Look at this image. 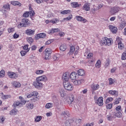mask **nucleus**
<instances>
[{
    "instance_id": "obj_61",
    "label": "nucleus",
    "mask_w": 126,
    "mask_h": 126,
    "mask_svg": "<svg viewBox=\"0 0 126 126\" xmlns=\"http://www.w3.org/2000/svg\"><path fill=\"white\" fill-rule=\"evenodd\" d=\"M38 92H33L32 93V96L35 97L36 96H38Z\"/></svg>"
},
{
    "instance_id": "obj_18",
    "label": "nucleus",
    "mask_w": 126,
    "mask_h": 126,
    "mask_svg": "<svg viewBox=\"0 0 126 126\" xmlns=\"http://www.w3.org/2000/svg\"><path fill=\"white\" fill-rule=\"evenodd\" d=\"M69 77H70V78H71V79L72 80H75V79H76V78H77V73H76V72H72L70 74Z\"/></svg>"
},
{
    "instance_id": "obj_2",
    "label": "nucleus",
    "mask_w": 126,
    "mask_h": 126,
    "mask_svg": "<svg viewBox=\"0 0 126 126\" xmlns=\"http://www.w3.org/2000/svg\"><path fill=\"white\" fill-rule=\"evenodd\" d=\"M63 85L64 88L68 91H72V90H73V86L71 83L69 82V81H64L63 82Z\"/></svg>"
},
{
    "instance_id": "obj_62",
    "label": "nucleus",
    "mask_w": 126,
    "mask_h": 126,
    "mask_svg": "<svg viewBox=\"0 0 126 126\" xmlns=\"http://www.w3.org/2000/svg\"><path fill=\"white\" fill-rule=\"evenodd\" d=\"M20 102L21 103V105H25V104H26V100H24V98H23V99L21 100V102Z\"/></svg>"
},
{
    "instance_id": "obj_42",
    "label": "nucleus",
    "mask_w": 126,
    "mask_h": 126,
    "mask_svg": "<svg viewBox=\"0 0 126 126\" xmlns=\"http://www.w3.org/2000/svg\"><path fill=\"white\" fill-rule=\"evenodd\" d=\"M70 10H65L61 12V14H69Z\"/></svg>"
},
{
    "instance_id": "obj_13",
    "label": "nucleus",
    "mask_w": 126,
    "mask_h": 126,
    "mask_svg": "<svg viewBox=\"0 0 126 126\" xmlns=\"http://www.w3.org/2000/svg\"><path fill=\"white\" fill-rule=\"evenodd\" d=\"M62 79L63 82H64V81H68V79H69V75L68 74V73H64L62 76Z\"/></svg>"
},
{
    "instance_id": "obj_46",
    "label": "nucleus",
    "mask_w": 126,
    "mask_h": 126,
    "mask_svg": "<svg viewBox=\"0 0 126 126\" xmlns=\"http://www.w3.org/2000/svg\"><path fill=\"white\" fill-rule=\"evenodd\" d=\"M59 93L61 97H64V91L63 90V89H61L59 91Z\"/></svg>"
},
{
    "instance_id": "obj_59",
    "label": "nucleus",
    "mask_w": 126,
    "mask_h": 126,
    "mask_svg": "<svg viewBox=\"0 0 126 126\" xmlns=\"http://www.w3.org/2000/svg\"><path fill=\"white\" fill-rule=\"evenodd\" d=\"M29 46L28 45H26L23 47L24 50L27 51L26 52H29V48H28Z\"/></svg>"
},
{
    "instance_id": "obj_30",
    "label": "nucleus",
    "mask_w": 126,
    "mask_h": 126,
    "mask_svg": "<svg viewBox=\"0 0 126 126\" xmlns=\"http://www.w3.org/2000/svg\"><path fill=\"white\" fill-rule=\"evenodd\" d=\"M60 49L61 51H62V52H64V51L66 50V45L65 44L62 45L60 47Z\"/></svg>"
},
{
    "instance_id": "obj_52",
    "label": "nucleus",
    "mask_w": 126,
    "mask_h": 126,
    "mask_svg": "<svg viewBox=\"0 0 126 126\" xmlns=\"http://www.w3.org/2000/svg\"><path fill=\"white\" fill-rule=\"evenodd\" d=\"M36 74H43L44 73V71L42 70H37L35 71Z\"/></svg>"
},
{
    "instance_id": "obj_36",
    "label": "nucleus",
    "mask_w": 126,
    "mask_h": 126,
    "mask_svg": "<svg viewBox=\"0 0 126 126\" xmlns=\"http://www.w3.org/2000/svg\"><path fill=\"white\" fill-rule=\"evenodd\" d=\"M17 112L18 111L16 109H14L10 111V115L11 116H12V115H16V114H17Z\"/></svg>"
},
{
    "instance_id": "obj_35",
    "label": "nucleus",
    "mask_w": 126,
    "mask_h": 126,
    "mask_svg": "<svg viewBox=\"0 0 126 126\" xmlns=\"http://www.w3.org/2000/svg\"><path fill=\"white\" fill-rule=\"evenodd\" d=\"M21 102H20L19 101H17L16 102H15L13 104V106L14 108H16V107H17V106H21Z\"/></svg>"
},
{
    "instance_id": "obj_49",
    "label": "nucleus",
    "mask_w": 126,
    "mask_h": 126,
    "mask_svg": "<svg viewBox=\"0 0 126 126\" xmlns=\"http://www.w3.org/2000/svg\"><path fill=\"white\" fill-rule=\"evenodd\" d=\"M126 24L125 22L121 23L120 25V29H124L126 27Z\"/></svg>"
},
{
    "instance_id": "obj_17",
    "label": "nucleus",
    "mask_w": 126,
    "mask_h": 126,
    "mask_svg": "<svg viewBox=\"0 0 126 126\" xmlns=\"http://www.w3.org/2000/svg\"><path fill=\"white\" fill-rule=\"evenodd\" d=\"M34 33H35V31L32 30L31 29H27L25 32V34L28 35L29 36H32Z\"/></svg>"
},
{
    "instance_id": "obj_28",
    "label": "nucleus",
    "mask_w": 126,
    "mask_h": 126,
    "mask_svg": "<svg viewBox=\"0 0 126 126\" xmlns=\"http://www.w3.org/2000/svg\"><path fill=\"white\" fill-rule=\"evenodd\" d=\"M71 19H72V15H70L67 17L63 18L62 22H64V20H66V21H69V20H71Z\"/></svg>"
},
{
    "instance_id": "obj_19",
    "label": "nucleus",
    "mask_w": 126,
    "mask_h": 126,
    "mask_svg": "<svg viewBox=\"0 0 126 126\" xmlns=\"http://www.w3.org/2000/svg\"><path fill=\"white\" fill-rule=\"evenodd\" d=\"M1 97L3 100H6V99H9L11 98V95L8 94H4L3 93H1Z\"/></svg>"
},
{
    "instance_id": "obj_26",
    "label": "nucleus",
    "mask_w": 126,
    "mask_h": 126,
    "mask_svg": "<svg viewBox=\"0 0 126 126\" xmlns=\"http://www.w3.org/2000/svg\"><path fill=\"white\" fill-rule=\"evenodd\" d=\"M46 33H40L37 34V37L39 38H42L44 39V38H46Z\"/></svg>"
},
{
    "instance_id": "obj_31",
    "label": "nucleus",
    "mask_w": 126,
    "mask_h": 126,
    "mask_svg": "<svg viewBox=\"0 0 126 126\" xmlns=\"http://www.w3.org/2000/svg\"><path fill=\"white\" fill-rule=\"evenodd\" d=\"M27 107L28 109H33L34 108V104L32 102H30L27 104Z\"/></svg>"
},
{
    "instance_id": "obj_47",
    "label": "nucleus",
    "mask_w": 126,
    "mask_h": 126,
    "mask_svg": "<svg viewBox=\"0 0 126 126\" xmlns=\"http://www.w3.org/2000/svg\"><path fill=\"white\" fill-rule=\"evenodd\" d=\"M5 73V71L4 70H1L0 71V77H4Z\"/></svg>"
},
{
    "instance_id": "obj_38",
    "label": "nucleus",
    "mask_w": 126,
    "mask_h": 126,
    "mask_svg": "<svg viewBox=\"0 0 126 126\" xmlns=\"http://www.w3.org/2000/svg\"><path fill=\"white\" fill-rule=\"evenodd\" d=\"M45 108H46V109H51V108H53V103H47L45 105Z\"/></svg>"
},
{
    "instance_id": "obj_22",
    "label": "nucleus",
    "mask_w": 126,
    "mask_h": 126,
    "mask_svg": "<svg viewBox=\"0 0 126 126\" xmlns=\"http://www.w3.org/2000/svg\"><path fill=\"white\" fill-rule=\"evenodd\" d=\"M71 5L72 6V7L76 8V7H79L80 6H81V4H79L77 2H73L71 3Z\"/></svg>"
},
{
    "instance_id": "obj_43",
    "label": "nucleus",
    "mask_w": 126,
    "mask_h": 126,
    "mask_svg": "<svg viewBox=\"0 0 126 126\" xmlns=\"http://www.w3.org/2000/svg\"><path fill=\"white\" fill-rule=\"evenodd\" d=\"M37 3H42V2H43V1H45V2H47V3H48V0H34Z\"/></svg>"
},
{
    "instance_id": "obj_15",
    "label": "nucleus",
    "mask_w": 126,
    "mask_h": 126,
    "mask_svg": "<svg viewBox=\"0 0 126 126\" xmlns=\"http://www.w3.org/2000/svg\"><path fill=\"white\" fill-rule=\"evenodd\" d=\"M3 8L5 10H2V12H5L6 10H10V5L9 3H6L3 5Z\"/></svg>"
},
{
    "instance_id": "obj_10",
    "label": "nucleus",
    "mask_w": 126,
    "mask_h": 126,
    "mask_svg": "<svg viewBox=\"0 0 126 126\" xmlns=\"http://www.w3.org/2000/svg\"><path fill=\"white\" fill-rule=\"evenodd\" d=\"M109 29L113 34H116L118 32V28L113 25H109Z\"/></svg>"
},
{
    "instance_id": "obj_25",
    "label": "nucleus",
    "mask_w": 126,
    "mask_h": 126,
    "mask_svg": "<svg viewBox=\"0 0 126 126\" xmlns=\"http://www.w3.org/2000/svg\"><path fill=\"white\" fill-rule=\"evenodd\" d=\"M78 75L80 76H83L85 74V71L83 69H79L78 71Z\"/></svg>"
},
{
    "instance_id": "obj_29",
    "label": "nucleus",
    "mask_w": 126,
    "mask_h": 126,
    "mask_svg": "<svg viewBox=\"0 0 126 126\" xmlns=\"http://www.w3.org/2000/svg\"><path fill=\"white\" fill-rule=\"evenodd\" d=\"M108 93H109V94H110L111 95H116L117 96H118L119 93H118V92H117L116 91H109L108 92Z\"/></svg>"
},
{
    "instance_id": "obj_9",
    "label": "nucleus",
    "mask_w": 126,
    "mask_h": 126,
    "mask_svg": "<svg viewBox=\"0 0 126 126\" xmlns=\"http://www.w3.org/2000/svg\"><path fill=\"white\" fill-rule=\"evenodd\" d=\"M100 88V85L98 84L93 83L91 85V90L92 92H94V91H96V90H98Z\"/></svg>"
},
{
    "instance_id": "obj_55",
    "label": "nucleus",
    "mask_w": 126,
    "mask_h": 126,
    "mask_svg": "<svg viewBox=\"0 0 126 126\" xmlns=\"http://www.w3.org/2000/svg\"><path fill=\"white\" fill-rule=\"evenodd\" d=\"M109 65H110V62L109 61V60H106L105 64L104 65V67L106 68V67H108Z\"/></svg>"
},
{
    "instance_id": "obj_14",
    "label": "nucleus",
    "mask_w": 126,
    "mask_h": 126,
    "mask_svg": "<svg viewBox=\"0 0 126 126\" xmlns=\"http://www.w3.org/2000/svg\"><path fill=\"white\" fill-rule=\"evenodd\" d=\"M75 19L78 21H80L83 23H86L87 22V20H86V19L83 18V17H81V16H76Z\"/></svg>"
},
{
    "instance_id": "obj_24",
    "label": "nucleus",
    "mask_w": 126,
    "mask_h": 126,
    "mask_svg": "<svg viewBox=\"0 0 126 126\" xmlns=\"http://www.w3.org/2000/svg\"><path fill=\"white\" fill-rule=\"evenodd\" d=\"M69 100L67 101L68 104H72L74 103L73 101L74 100V97L73 95H71L69 96Z\"/></svg>"
},
{
    "instance_id": "obj_5",
    "label": "nucleus",
    "mask_w": 126,
    "mask_h": 126,
    "mask_svg": "<svg viewBox=\"0 0 126 126\" xmlns=\"http://www.w3.org/2000/svg\"><path fill=\"white\" fill-rule=\"evenodd\" d=\"M45 54V60H50L51 58V55L52 54V49L51 48H46L44 51Z\"/></svg>"
},
{
    "instance_id": "obj_50",
    "label": "nucleus",
    "mask_w": 126,
    "mask_h": 126,
    "mask_svg": "<svg viewBox=\"0 0 126 126\" xmlns=\"http://www.w3.org/2000/svg\"><path fill=\"white\" fill-rule=\"evenodd\" d=\"M122 61H125V60H126V52H125L122 54Z\"/></svg>"
},
{
    "instance_id": "obj_51",
    "label": "nucleus",
    "mask_w": 126,
    "mask_h": 126,
    "mask_svg": "<svg viewBox=\"0 0 126 126\" xmlns=\"http://www.w3.org/2000/svg\"><path fill=\"white\" fill-rule=\"evenodd\" d=\"M93 53H90L87 56V59H93Z\"/></svg>"
},
{
    "instance_id": "obj_20",
    "label": "nucleus",
    "mask_w": 126,
    "mask_h": 126,
    "mask_svg": "<svg viewBox=\"0 0 126 126\" xmlns=\"http://www.w3.org/2000/svg\"><path fill=\"white\" fill-rule=\"evenodd\" d=\"M83 9L84 10H86V11H89V10H90V5H89V3H85L83 6Z\"/></svg>"
},
{
    "instance_id": "obj_57",
    "label": "nucleus",
    "mask_w": 126,
    "mask_h": 126,
    "mask_svg": "<svg viewBox=\"0 0 126 126\" xmlns=\"http://www.w3.org/2000/svg\"><path fill=\"white\" fill-rule=\"evenodd\" d=\"M23 16L24 17H29V13L28 12V11L25 12L23 14Z\"/></svg>"
},
{
    "instance_id": "obj_63",
    "label": "nucleus",
    "mask_w": 126,
    "mask_h": 126,
    "mask_svg": "<svg viewBox=\"0 0 126 126\" xmlns=\"http://www.w3.org/2000/svg\"><path fill=\"white\" fill-rule=\"evenodd\" d=\"M106 117L108 121H112V119H113V116L111 115H107Z\"/></svg>"
},
{
    "instance_id": "obj_39",
    "label": "nucleus",
    "mask_w": 126,
    "mask_h": 126,
    "mask_svg": "<svg viewBox=\"0 0 126 126\" xmlns=\"http://www.w3.org/2000/svg\"><path fill=\"white\" fill-rule=\"evenodd\" d=\"M108 80L109 82V85H113V84L115 82V79H113L112 78H109Z\"/></svg>"
},
{
    "instance_id": "obj_58",
    "label": "nucleus",
    "mask_w": 126,
    "mask_h": 126,
    "mask_svg": "<svg viewBox=\"0 0 126 126\" xmlns=\"http://www.w3.org/2000/svg\"><path fill=\"white\" fill-rule=\"evenodd\" d=\"M20 53H21V55L22 57H24V56L26 55V54H27V53H28V52L25 51H21Z\"/></svg>"
},
{
    "instance_id": "obj_41",
    "label": "nucleus",
    "mask_w": 126,
    "mask_h": 126,
    "mask_svg": "<svg viewBox=\"0 0 126 126\" xmlns=\"http://www.w3.org/2000/svg\"><path fill=\"white\" fill-rule=\"evenodd\" d=\"M95 66L97 68H100V67H101V61L98 60L97 61L96 63H95Z\"/></svg>"
},
{
    "instance_id": "obj_3",
    "label": "nucleus",
    "mask_w": 126,
    "mask_h": 126,
    "mask_svg": "<svg viewBox=\"0 0 126 126\" xmlns=\"http://www.w3.org/2000/svg\"><path fill=\"white\" fill-rule=\"evenodd\" d=\"M100 43L101 44H102V45H105V46H111L112 44V38L104 37L102 38Z\"/></svg>"
},
{
    "instance_id": "obj_56",
    "label": "nucleus",
    "mask_w": 126,
    "mask_h": 126,
    "mask_svg": "<svg viewBox=\"0 0 126 126\" xmlns=\"http://www.w3.org/2000/svg\"><path fill=\"white\" fill-rule=\"evenodd\" d=\"M106 108L107 109L110 110L111 108H113V104L110 103L106 105Z\"/></svg>"
},
{
    "instance_id": "obj_27",
    "label": "nucleus",
    "mask_w": 126,
    "mask_h": 126,
    "mask_svg": "<svg viewBox=\"0 0 126 126\" xmlns=\"http://www.w3.org/2000/svg\"><path fill=\"white\" fill-rule=\"evenodd\" d=\"M122 115V111H114V115L117 118H121Z\"/></svg>"
},
{
    "instance_id": "obj_21",
    "label": "nucleus",
    "mask_w": 126,
    "mask_h": 126,
    "mask_svg": "<svg viewBox=\"0 0 126 126\" xmlns=\"http://www.w3.org/2000/svg\"><path fill=\"white\" fill-rule=\"evenodd\" d=\"M46 79H47V77L45 75H43L36 78V80H37L38 81H39V82H41V81H45Z\"/></svg>"
},
{
    "instance_id": "obj_53",
    "label": "nucleus",
    "mask_w": 126,
    "mask_h": 126,
    "mask_svg": "<svg viewBox=\"0 0 126 126\" xmlns=\"http://www.w3.org/2000/svg\"><path fill=\"white\" fill-rule=\"evenodd\" d=\"M42 120V117L41 116H37L35 118V121L38 123V122H40Z\"/></svg>"
},
{
    "instance_id": "obj_1",
    "label": "nucleus",
    "mask_w": 126,
    "mask_h": 126,
    "mask_svg": "<svg viewBox=\"0 0 126 126\" xmlns=\"http://www.w3.org/2000/svg\"><path fill=\"white\" fill-rule=\"evenodd\" d=\"M81 122V119H76V120H73L72 119H69L66 121L65 126H70L71 125L72 126H76L78 123Z\"/></svg>"
},
{
    "instance_id": "obj_7",
    "label": "nucleus",
    "mask_w": 126,
    "mask_h": 126,
    "mask_svg": "<svg viewBox=\"0 0 126 126\" xmlns=\"http://www.w3.org/2000/svg\"><path fill=\"white\" fill-rule=\"evenodd\" d=\"M116 42L118 44V48L119 50H123V49L125 48V45L123 44V42H122V38L118 37L116 39Z\"/></svg>"
},
{
    "instance_id": "obj_12",
    "label": "nucleus",
    "mask_w": 126,
    "mask_h": 126,
    "mask_svg": "<svg viewBox=\"0 0 126 126\" xmlns=\"http://www.w3.org/2000/svg\"><path fill=\"white\" fill-rule=\"evenodd\" d=\"M33 86L35 88H40V87H42V86H43V83L36 80V81L33 82Z\"/></svg>"
},
{
    "instance_id": "obj_8",
    "label": "nucleus",
    "mask_w": 126,
    "mask_h": 126,
    "mask_svg": "<svg viewBox=\"0 0 126 126\" xmlns=\"http://www.w3.org/2000/svg\"><path fill=\"white\" fill-rule=\"evenodd\" d=\"M85 82V80L83 79H79L78 80H76L73 82V84L75 85V86H80V85H81V84H83V83H84Z\"/></svg>"
},
{
    "instance_id": "obj_40",
    "label": "nucleus",
    "mask_w": 126,
    "mask_h": 126,
    "mask_svg": "<svg viewBox=\"0 0 126 126\" xmlns=\"http://www.w3.org/2000/svg\"><path fill=\"white\" fill-rule=\"evenodd\" d=\"M62 116H64L65 117H69V112L66 111L62 113Z\"/></svg>"
},
{
    "instance_id": "obj_11",
    "label": "nucleus",
    "mask_w": 126,
    "mask_h": 126,
    "mask_svg": "<svg viewBox=\"0 0 126 126\" xmlns=\"http://www.w3.org/2000/svg\"><path fill=\"white\" fill-rule=\"evenodd\" d=\"M103 99L104 98H103L102 96H100L96 100V102L95 103H96L97 105L99 106V107H101V106L104 105V103L103 102Z\"/></svg>"
},
{
    "instance_id": "obj_16",
    "label": "nucleus",
    "mask_w": 126,
    "mask_h": 126,
    "mask_svg": "<svg viewBox=\"0 0 126 126\" xmlns=\"http://www.w3.org/2000/svg\"><path fill=\"white\" fill-rule=\"evenodd\" d=\"M8 75L10 78H14L15 79L17 78V75L14 72H8Z\"/></svg>"
},
{
    "instance_id": "obj_23",
    "label": "nucleus",
    "mask_w": 126,
    "mask_h": 126,
    "mask_svg": "<svg viewBox=\"0 0 126 126\" xmlns=\"http://www.w3.org/2000/svg\"><path fill=\"white\" fill-rule=\"evenodd\" d=\"M12 85H13V86L14 87H16L17 88H18L19 87H20V86H21V84H20V83L16 82V81H14L12 83Z\"/></svg>"
},
{
    "instance_id": "obj_33",
    "label": "nucleus",
    "mask_w": 126,
    "mask_h": 126,
    "mask_svg": "<svg viewBox=\"0 0 126 126\" xmlns=\"http://www.w3.org/2000/svg\"><path fill=\"white\" fill-rule=\"evenodd\" d=\"M11 4L13 5H18V6H21L22 4L18 2V1H13L11 2Z\"/></svg>"
},
{
    "instance_id": "obj_37",
    "label": "nucleus",
    "mask_w": 126,
    "mask_h": 126,
    "mask_svg": "<svg viewBox=\"0 0 126 126\" xmlns=\"http://www.w3.org/2000/svg\"><path fill=\"white\" fill-rule=\"evenodd\" d=\"M60 54H55L53 56V59L54 61H58L60 59Z\"/></svg>"
},
{
    "instance_id": "obj_54",
    "label": "nucleus",
    "mask_w": 126,
    "mask_h": 126,
    "mask_svg": "<svg viewBox=\"0 0 126 126\" xmlns=\"http://www.w3.org/2000/svg\"><path fill=\"white\" fill-rule=\"evenodd\" d=\"M54 41H55V40L50 39L45 42V45H50V44H51V43H53Z\"/></svg>"
},
{
    "instance_id": "obj_48",
    "label": "nucleus",
    "mask_w": 126,
    "mask_h": 126,
    "mask_svg": "<svg viewBox=\"0 0 126 126\" xmlns=\"http://www.w3.org/2000/svg\"><path fill=\"white\" fill-rule=\"evenodd\" d=\"M28 12H29V15H30V16H34V15H35V12H34L33 10H31Z\"/></svg>"
},
{
    "instance_id": "obj_60",
    "label": "nucleus",
    "mask_w": 126,
    "mask_h": 126,
    "mask_svg": "<svg viewBox=\"0 0 126 126\" xmlns=\"http://www.w3.org/2000/svg\"><path fill=\"white\" fill-rule=\"evenodd\" d=\"M8 33H11L12 32H14V28H11L8 29Z\"/></svg>"
},
{
    "instance_id": "obj_44",
    "label": "nucleus",
    "mask_w": 126,
    "mask_h": 126,
    "mask_svg": "<svg viewBox=\"0 0 126 126\" xmlns=\"http://www.w3.org/2000/svg\"><path fill=\"white\" fill-rule=\"evenodd\" d=\"M121 100H122V98H121V97L116 98L115 99V102H114V105H118V104H119L120 103V101H121Z\"/></svg>"
},
{
    "instance_id": "obj_64",
    "label": "nucleus",
    "mask_w": 126,
    "mask_h": 126,
    "mask_svg": "<svg viewBox=\"0 0 126 126\" xmlns=\"http://www.w3.org/2000/svg\"><path fill=\"white\" fill-rule=\"evenodd\" d=\"M0 122H1L2 124H3V122H4L5 118H4V116H0Z\"/></svg>"
},
{
    "instance_id": "obj_6",
    "label": "nucleus",
    "mask_w": 126,
    "mask_h": 126,
    "mask_svg": "<svg viewBox=\"0 0 126 126\" xmlns=\"http://www.w3.org/2000/svg\"><path fill=\"white\" fill-rule=\"evenodd\" d=\"M120 11V7L114 6L110 8L109 13L111 15H115L116 13H118Z\"/></svg>"
},
{
    "instance_id": "obj_32",
    "label": "nucleus",
    "mask_w": 126,
    "mask_h": 126,
    "mask_svg": "<svg viewBox=\"0 0 126 126\" xmlns=\"http://www.w3.org/2000/svg\"><path fill=\"white\" fill-rule=\"evenodd\" d=\"M74 51H75V48H74V47L71 46L70 51L68 53L69 55H73V53H74Z\"/></svg>"
},
{
    "instance_id": "obj_4",
    "label": "nucleus",
    "mask_w": 126,
    "mask_h": 126,
    "mask_svg": "<svg viewBox=\"0 0 126 126\" xmlns=\"http://www.w3.org/2000/svg\"><path fill=\"white\" fill-rule=\"evenodd\" d=\"M29 24V20L27 18L22 19L21 23L18 25V28L22 27H26Z\"/></svg>"
},
{
    "instance_id": "obj_34",
    "label": "nucleus",
    "mask_w": 126,
    "mask_h": 126,
    "mask_svg": "<svg viewBox=\"0 0 126 126\" xmlns=\"http://www.w3.org/2000/svg\"><path fill=\"white\" fill-rule=\"evenodd\" d=\"M94 63L95 61L94 59H91V60L88 62V65H89V66H93V65H94Z\"/></svg>"
},
{
    "instance_id": "obj_45",
    "label": "nucleus",
    "mask_w": 126,
    "mask_h": 126,
    "mask_svg": "<svg viewBox=\"0 0 126 126\" xmlns=\"http://www.w3.org/2000/svg\"><path fill=\"white\" fill-rule=\"evenodd\" d=\"M122 106H118L116 109L114 110V112H122L121 109Z\"/></svg>"
}]
</instances>
